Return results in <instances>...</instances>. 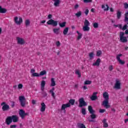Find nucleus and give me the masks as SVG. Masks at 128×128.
<instances>
[{"instance_id":"1","label":"nucleus","mask_w":128,"mask_h":128,"mask_svg":"<svg viewBox=\"0 0 128 128\" xmlns=\"http://www.w3.org/2000/svg\"><path fill=\"white\" fill-rule=\"evenodd\" d=\"M103 97L104 98V100L102 102V106H104L106 108H110V105L108 104V100H110V96L108 92H104L103 94Z\"/></svg>"},{"instance_id":"2","label":"nucleus","mask_w":128,"mask_h":128,"mask_svg":"<svg viewBox=\"0 0 128 128\" xmlns=\"http://www.w3.org/2000/svg\"><path fill=\"white\" fill-rule=\"evenodd\" d=\"M88 110L90 114V118L92 120H94L96 118V116L94 114V110L92 109V106H88Z\"/></svg>"},{"instance_id":"3","label":"nucleus","mask_w":128,"mask_h":128,"mask_svg":"<svg viewBox=\"0 0 128 128\" xmlns=\"http://www.w3.org/2000/svg\"><path fill=\"white\" fill-rule=\"evenodd\" d=\"M120 38L121 42H128V38L124 36V32H120Z\"/></svg>"},{"instance_id":"4","label":"nucleus","mask_w":128,"mask_h":128,"mask_svg":"<svg viewBox=\"0 0 128 128\" xmlns=\"http://www.w3.org/2000/svg\"><path fill=\"white\" fill-rule=\"evenodd\" d=\"M19 101L20 104L22 108H24L26 106V97L24 96H19Z\"/></svg>"},{"instance_id":"5","label":"nucleus","mask_w":128,"mask_h":128,"mask_svg":"<svg viewBox=\"0 0 128 128\" xmlns=\"http://www.w3.org/2000/svg\"><path fill=\"white\" fill-rule=\"evenodd\" d=\"M79 108H82V106H88V103L84 101V98H82L79 99Z\"/></svg>"},{"instance_id":"6","label":"nucleus","mask_w":128,"mask_h":128,"mask_svg":"<svg viewBox=\"0 0 128 128\" xmlns=\"http://www.w3.org/2000/svg\"><path fill=\"white\" fill-rule=\"evenodd\" d=\"M19 115L20 116L21 118H22V120H24L25 116H28V113H26V112L24 110L21 109L19 111Z\"/></svg>"},{"instance_id":"7","label":"nucleus","mask_w":128,"mask_h":128,"mask_svg":"<svg viewBox=\"0 0 128 128\" xmlns=\"http://www.w3.org/2000/svg\"><path fill=\"white\" fill-rule=\"evenodd\" d=\"M1 106H2V110L3 112H6L10 110V106L6 104V102H2L1 104Z\"/></svg>"},{"instance_id":"8","label":"nucleus","mask_w":128,"mask_h":128,"mask_svg":"<svg viewBox=\"0 0 128 128\" xmlns=\"http://www.w3.org/2000/svg\"><path fill=\"white\" fill-rule=\"evenodd\" d=\"M47 24L49 26H58V21H56L52 19H50L47 22Z\"/></svg>"},{"instance_id":"9","label":"nucleus","mask_w":128,"mask_h":128,"mask_svg":"<svg viewBox=\"0 0 128 128\" xmlns=\"http://www.w3.org/2000/svg\"><path fill=\"white\" fill-rule=\"evenodd\" d=\"M16 40H17V44H26V41H24V40L22 38H20L19 36H18L16 38Z\"/></svg>"},{"instance_id":"10","label":"nucleus","mask_w":128,"mask_h":128,"mask_svg":"<svg viewBox=\"0 0 128 128\" xmlns=\"http://www.w3.org/2000/svg\"><path fill=\"white\" fill-rule=\"evenodd\" d=\"M14 22L16 24H21L22 22V18H20L18 20V17L16 16L14 18Z\"/></svg>"},{"instance_id":"11","label":"nucleus","mask_w":128,"mask_h":128,"mask_svg":"<svg viewBox=\"0 0 128 128\" xmlns=\"http://www.w3.org/2000/svg\"><path fill=\"white\" fill-rule=\"evenodd\" d=\"M122 56V54H119L116 56V58L119 64H120L124 65L126 64V62L120 60V56Z\"/></svg>"},{"instance_id":"12","label":"nucleus","mask_w":128,"mask_h":128,"mask_svg":"<svg viewBox=\"0 0 128 128\" xmlns=\"http://www.w3.org/2000/svg\"><path fill=\"white\" fill-rule=\"evenodd\" d=\"M5 122L7 124V126H10V124L12 122V116H8L6 119Z\"/></svg>"},{"instance_id":"13","label":"nucleus","mask_w":128,"mask_h":128,"mask_svg":"<svg viewBox=\"0 0 128 128\" xmlns=\"http://www.w3.org/2000/svg\"><path fill=\"white\" fill-rule=\"evenodd\" d=\"M70 103H67L66 104H63L61 108L62 110H64V112H66V108H70Z\"/></svg>"},{"instance_id":"14","label":"nucleus","mask_w":128,"mask_h":128,"mask_svg":"<svg viewBox=\"0 0 128 128\" xmlns=\"http://www.w3.org/2000/svg\"><path fill=\"white\" fill-rule=\"evenodd\" d=\"M98 92H93L92 96L90 98L91 100H98Z\"/></svg>"},{"instance_id":"15","label":"nucleus","mask_w":128,"mask_h":128,"mask_svg":"<svg viewBox=\"0 0 128 128\" xmlns=\"http://www.w3.org/2000/svg\"><path fill=\"white\" fill-rule=\"evenodd\" d=\"M11 118L13 122H18V117L17 116L13 115L11 116Z\"/></svg>"},{"instance_id":"16","label":"nucleus","mask_w":128,"mask_h":128,"mask_svg":"<svg viewBox=\"0 0 128 128\" xmlns=\"http://www.w3.org/2000/svg\"><path fill=\"white\" fill-rule=\"evenodd\" d=\"M100 58H98L96 60V62L94 63H93L92 66H100Z\"/></svg>"},{"instance_id":"17","label":"nucleus","mask_w":128,"mask_h":128,"mask_svg":"<svg viewBox=\"0 0 128 128\" xmlns=\"http://www.w3.org/2000/svg\"><path fill=\"white\" fill-rule=\"evenodd\" d=\"M114 88H117V90H120V82L118 80H116V82L114 85Z\"/></svg>"},{"instance_id":"18","label":"nucleus","mask_w":128,"mask_h":128,"mask_svg":"<svg viewBox=\"0 0 128 128\" xmlns=\"http://www.w3.org/2000/svg\"><path fill=\"white\" fill-rule=\"evenodd\" d=\"M54 2V6L56 8L60 6V0H52Z\"/></svg>"},{"instance_id":"19","label":"nucleus","mask_w":128,"mask_h":128,"mask_svg":"<svg viewBox=\"0 0 128 128\" xmlns=\"http://www.w3.org/2000/svg\"><path fill=\"white\" fill-rule=\"evenodd\" d=\"M102 122L103 123V126L104 128H108V124L106 122V119L104 118L102 120Z\"/></svg>"},{"instance_id":"20","label":"nucleus","mask_w":128,"mask_h":128,"mask_svg":"<svg viewBox=\"0 0 128 128\" xmlns=\"http://www.w3.org/2000/svg\"><path fill=\"white\" fill-rule=\"evenodd\" d=\"M42 107L40 108V112H45L46 110V104H44V102H42L41 104Z\"/></svg>"},{"instance_id":"21","label":"nucleus","mask_w":128,"mask_h":128,"mask_svg":"<svg viewBox=\"0 0 128 128\" xmlns=\"http://www.w3.org/2000/svg\"><path fill=\"white\" fill-rule=\"evenodd\" d=\"M7 10L6 8H2V6H0V14H6V12Z\"/></svg>"},{"instance_id":"22","label":"nucleus","mask_w":128,"mask_h":128,"mask_svg":"<svg viewBox=\"0 0 128 128\" xmlns=\"http://www.w3.org/2000/svg\"><path fill=\"white\" fill-rule=\"evenodd\" d=\"M77 126L78 128H86V125L82 123H78Z\"/></svg>"},{"instance_id":"23","label":"nucleus","mask_w":128,"mask_h":128,"mask_svg":"<svg viewBox=\"0 0 128 128\" xmlns=\"http://www.w3.org/2000/svg\"><path fill=\"white\" fill-rule=\"evenodd\" d=\"M41 90H44V86H46V81L44 80H42L41 82Z\"/></svg>"},{"instance_id":"24","label":"nucleus","mask_w":128,"mask_h":128,"mask_svg":"<svg viewBox=\"0 0 128 128\" xmlns=\"http://www.w3.org/2000/svg\"><path fill=\"white\" fill-rule=\"evenodd\" d=\"M124 22H126L127 24H128V12L125 13L124 14Z\"/></svg>"},{"instance_id":"25","label":"nucleus","mask_w":128,"mask_h":128,"mask_svg":"<svg viewBox=\"0 0 128 128\" xmlns=\"http://www.w3.org/2000/svg\"><path fill=\"white\" fill-rule=\"evenodd\" d=\"M76 33L78 34V36L77 37L78 40H80L82 38V34L80 32L78 31H76Z\"/></svg>"},{"instance_id":"26","label":"nucleus","mask_w":128,"mask_h":128,"mask_svg":"<svg viewBox=\"0 0 128 128\" xmlns=\"http://www.w3.org/2000/svg\"><path fill=\"white\" fill-rule=\"evenodd\" d=\"M116 16L118 20H120V18H122V12H120V11L119 10H117Z\"/></svg>"},{"instance_id":"27","label":"nucleus","mask_w":128,"mask_h":128,"mask_svg":"<svg viewBox=\"0 0 128 128\" xmlns=\"http://www.w3.org/2000/svg\"><path fill=\"white\" fill-rule=\"evenodd\" d=\"M54 88H52V89L50 90V92L52 94V97L56 98V96H54Z\"/></svg>"},{"instance_id":"28","label":"nucleus","mask_w":128,"mask_h":128,"mask_svg":"<svg viewBox=\"0 0 128 128\" xmlns=\"http://www.w3.org/2000/svg\"><path fill=\"white\" fill-rule=\"evenodd\" d=\"M68 32V27H66L65 28H64V30L63 31V34H64V36H66Z\"/></svg>"},{"instance_id":"29","label":"nucleus","mask_w":128,"mask_h":128,"mask_svg":"<svg viewBox=\"0 0 128 128\" xmlns=\"http://www.w3.org/2000/svg\"><path fill=\"white\" fill-rule=\"evenodd\" d=\"M53 32L54 34H60V28L53 29Z\"/></svg>"},{"instance_id":"30","label":"nucleus","mask_w":128,"mask_h":128,"mask_svg":"<svg viewBox=\"0 0 128 128\" xmlns=\"http://www.w3.org/2000/svg\"><path fill=\"white\" fill-rule=\"evenodd\" d=\"M106 6L102 4V8H104V11H108V10L110 7L108 6V4H106Z\"/></svg>"},{"instance_id":"31","label":"nucleus","mask_w":128,"mask_h":128,"mask_svg":"<svg viewBox=\"0 0 128 128\" xmlns=\"http://www.w3.org/2000/svg\"><path fill=\"white\" fill-rule=\"evenodd\" d=\"M90 24V22L86 19L84 22V26H88Z\"/></svg>"},{"instance_id":"32","label":"nucleus","mask_w":128,"mask_h":128,"mask_svg":"<svg viewBox=\"0 0 128 128\" xmlns=\"http://www.w3.org/2000/svg\"><path fill=\"white\" fill-rule=\"evenodd\" d=\"M84 32H88L90 30V27L88 26H84L82 28Z\"/></svg>"},{"instance_id":"33","label":"nucleus","mask_w":128,"mask_h":128,"mask_svg":"<svg viewBox=\"0 0 128 128\" xmlns=\"http://www.w3.org/2000/svg\"><path fill=\"white\" fill-rule=\"evenodd\" d=\"M56 86V81L54 78H51V86Z\"/></svg>"},{"instance_id":"34","label":"nucleus","mask_w":128,"mask_h":128,"mask_svg":"<svg viewBox=\"0 0 128 128\" xmlns=\"http://www.w3.org/2000/svg\"><path fill=\"white\" fill-rule=\"evenodd\" d=\"M30 24V20H25V26H28Z\"/></svg>"},{"instance_id":"35","label":"nucleus","mask_w":128,"mask_h":128,"mask_svg":"<svg viewBox=\"0 0 128 128\" xmlns=\"http://www.w3.org/2000/svg\"><path fill=\"white\" fill-rule=\"evenodd\" d=\"M75 74H78V77L80 78L82 76V73H80V70H76L75 71Z\"/></svg>"},{"instance_id":"36","label":"nucleus","mask_w":128,"mask_h":128,"mask_svg":"<svg viewBox=\"0 0 128 128\" xmlns=\"http://www.w3.org/2000/svg\"><path fill=\"white\" fill-rule=\"evenodd\" d=\"M44 74H46V71L45 70H44L40 72L39 76H44Z\"/></svg>"},{"instance_id":"37","label":"nucleus","mask_w":128,"mask_h":128,"mask_svg":"<svg viewBox=\"0 0 128 128\" xmlns=\"http://www.w3.org/2000/svg\"><path fill=\"white\" fill-rule=\"evenodd\" d=\"M66 22H64L62 23H59V26L60 28H64V26H66Z\"/></svg>"},{"instance_id":"38","label":"nucleus","mask_w":128,"mask_h":128,"mask_svg":"<svg viewBox=\"0 0 128 128\" xmlns=\"http://www.w3.org/2000/svg\"><path fill=\"white\" fill-rule=\"evenodd\" d=\"M94 52H90L89 54L90 60H92L94 58Z\"/></svg>"},{"instance_id":"39","label":"nucleus","mask_w":128,"mask_h":128,"mask_svg":"<svg viewBox=\"0 0 128 128\" xmlns=\"http://www.w3.org/2000/svg\"><path fill=\"white\" fill-rule=\"evenodd\" d=\"M74 102H76V100L74 99H71L69 100L70 104H72V106H74Z\"/></svg>"},{"instance_id":"40","label":"nucleus","mask_w":128,"mask_h":128,"mask_svg":"<svg viewBox=\"0 0 128 128\" xmlns=\"http://www.w3.org/2000/svg\"><path fill=\"white\" fill-rule=\"evenodd\" d=\"M75 16H77V18H80V16H82V12L79 11L77 13L75 14Z\"/></svg>"},{"instance_id":"41","label":"nucleus","mask_w":128,"mask_h":128,"mask_svg":"<svg viewBox=\"0 0 128 128\" xmlns=\"http://www.w3.org/2000/svg\"><path fill=\"white\" fill-rule=\"evenodd\" d=\"M93 26H94V28H98V23L94 22L93 24Z\"/></svg>"},{"instance_id":"42","label":"nucleus","mask_w":128,"mask_h":128,"mask_svg":"<svg viewBox=\"0 0 128 128\" xmlns=\"http://www.w3.org/2000/svg\"><path fill=\"white\" fill-rule=\"evenodd\" d=\"M82 114H84V116L86 114V108H82Z\"/></svg>"},{"instance_id":"43","label":"nucleus","mask_w":128,"mask_h":128,"mask_svg":"<svg viewBox=\"0 0 128 128\" xmlns=\"http://www.w3.org/2000/svg\"><path fill=\"white\" fill-rule=\"evenodd\" d=\"M32 76H40V74L38 72H34L32 74Z\"/></svg>"},{"instance_id":"44","label":"nucleus","mask_w":128,"mask_h":128,"mask_svg":"<svg viewBox=\"0 0 128 128\" xmlns=\"http://www.w3.org/2000/svg\"><path fill=\"white\" fill-rule=\"evenodd\" d=\"M84 84H92V81L90 80H86L84 82Z\"/></svg>"},{"instance_id":"45","label":"nucleus","mask_w":128,"mask_h":128,"mask_svg":"<svg viewBox=\"0 0 128 128\" xmlns=\"http://www.w3.org/2000/svg\"><path fill=\"white\" fill-rule=\"evenodd\" d=\"M101 54H102V51L100 50L97 51V52H96L97 56H100Z\"/></svg>"},{"instance_id":"46","label":"nucleus","mask_w":128,"mask_h":128,"mask_svg":"<svg viewBox=\"0 0 128 128\" xmlns=\"http://www.w3.org/2000/svg\"><path fill=\"white\" fill-rule=\"evenodd\" d=\"M128 28V25L125 24L123 28H122V30H126Z\"/></svg>"},{"instance_id":"47","label":"nucleus","mask_w":128,"mask_h":128,"mask_svg":"<svg viewBox=\"0 0 128 128\" xmlns=\"http://www.w3.org/2000/svg\"><path fill=\"white\" fill-rule=\"evenodd\" d=\"M22 86H24L22 84H20L18 85V88H19V90H22Z\"/></svg>"},{"instance_id":"48","label":"nucleus","mask_w":128,"mask_h":128,"mask_svg":"<svg viewBox=\"0 0 128 128\" xmlns=\"http://www.w3.org/2000/svg\"><path fill=\"white\" fill-rule=\"evenodd\" d=\"M88 12H90V10H88V9H86V10L84 12L86 16H88Z\"/></svg>"},{"instance_id":"49","label":"nucleus","mask_w":128,"mask_h":128,"mask_svg":"<svg viewBox=\"0 0 128 128\" xmlns=\"http://www.w3.org/2000/svg\"><path fill=\"white\" fill-rule=\"evenodd\" d=\"M106 112V110L104 109H100L99 110V112L100 114H103V112Z\"/></svg>"},{"instance_id":"50","label":"nucleus","mask_w":128,"mask_h":128,"mask_svg":"<svg viewBox=\"0 0 128 128\" xmlns=\"http://www.w3.org/2000/svg\"><path fill=\"white\" fill-rule=\"evenodd\" d=\"M56 46H60V41L56 42Z\"/></svg>"},{"instance_id":"51","label":"nucleus","mask_w":128,"mask_h":128,"mask_svg":"<svg viewBox=\"0 0 128 128\" xmlns=\"http://www.w3.org/2000/svg\"><path fill=\"white\" fill-rule=\"evenodd\" d=\"M124 8H128V4H127L126 2L124 4Z\"/></svg>"},{"instance_id":"52","label":"nucleus","mask_w":128,"mask_h":128,"mask_svg":"<svg viewBox=\"0 0 128 128\" xmlns=\"http://www.w3.org/2000/svg\"><path fill=\"white\" fill-rule=\"evenodd\" d=\"M108 70L110 72H112V70H114V68L112 67V66H109Z\"/></svg>"},{"instance_id":"53","label":"nucleus","mask_w":128,"mask_h":128,"mask_svg":"<svg viewBox=\"0 0 128 128\" xmlns=\"http://www.w3.org/2000/svg\"><path fill=\"white\" fill-rule=\"evenodd\" d=\"M92 0H84V2L88 3V2H92Z\"/></svg>"},{"instance_id":"54","label":"nucleus","mask_w":128,"mask_h":128,"mask_svg":"<svg viewBox=\"0 0 128 128\" xmlns=\"http://www.w3.org/2000/svg\"><path fill=\"white\" fill-rule=\"evenodd\" d=\"M16 128V125L14 124V125H11L10 126V128Z\"/></svg>"},{"instance_id":"55","label":"nucleus","mask_w":128,"mask_h":128,"mask_svg":"<svg viewBox=\"0 0 128 128\" xmlns=\"http://www.w3.org/2000/svg\"><path fill=\"white\" fill-rule=\"evenodd\" d=\"M118 28H119L120 30H122V24H119L118 25Z\"/></svg>"},{"instance_id":"56","label":"nucleus","mask_w":128,"mask_h":128,"mask_svg":"<svg viewBox=\"0 0 128 128\" xmlns=\"http://www.w3.org/2000/svg\"><path fill=\"white\" fill-rule=\"evenodd\" d=\"M48 20H50V18H52V15L49 14L48 15Z\"/></svg>"},{"instance_id":"57","label":"nucleus","mask_w":128,"mask_h":128,"mask_svg":"<svg viewBox=\"0 0 128 128\" xmlns=\"http://www.w3.org/2000/svg\"><path fill=\"white\" fill-rule=\"evenodd\" d=\"M79 6H78V4H76L75 6H74L75 10H76V9L78 8Z\"/></svg>"},{"instance_id":"58","label":"nucleus","mask_w":128,"mask_h":128,"mask_svg":"<svg viewBox=\"0 0 128 128\" xmlns=\"http://www.w3.org/2000/svg\"><path fill=\"white\" fill-rule=\"evenodd\" d=\"M32 104H36V100H32Z\"/></svg>"},{"instance_id":"59","label":"nucleus","mask_w":128,"mask_h":128,"mask_svg":"<svg viewBox=\"0 0 128 128\" xmlns=\"http://www.w3.org/2000/svg\"><path fill=\"white\" fill-rule=\"evenodd\" d=\"M35 72H36V70H35L34 69H32L31 70H30V72H31L32 74L34 73Z\"/></svg>"},{"instance_id":"60","label":"nucleus","mask_w":128,"mask_h":128,"mask_svg":"<svg viewBox=\"0 0 128 128\" xmlns=\"http://www.w3.org/2000/svg\"><path fill=\"white\" fill-rule=\"evenodd\" d=\"M84 90H88V86H84L83 87Z\"/></svg>"},{"instance_id":"61","label":"nucleus","mask_w":128,"mask_h":128,"mask_svg":"<svg viewBox=\"0 0 128 128\" xmlns=\"http://www.w3.org/2000/svg\"><path fill=\"white\" fill-rule=\"evenodd\" d=\"M110 12H113L114 8H110Z\"/></svg>"},{"instance_id":"62","label":"nucleus","mask_w":128,"mask_h":128,"mask_svg":"<svg viewBox=\"0 0 128 128\" xmlns=\"http://www.w3.org/2000/svg\"><path fill=\"white\" fill-rule=\"evenodd\" d=\"M125 34H128V30H125Z\"/></svg>"},{"instance_id":"63","label":"nucleus","mask_w":128,"mask_h":128,"mask_svg":"<svg viewBox=\"0 0 128 128\" xmlns=\"http://www.w3.org/2000/svg\"><path fill=\"white\" fill-rule=\"evenodd\" d=\"M46 22V20H44L42 21H41L40 23L41 24H44Z\"/></svg>"},{"instance_id":"64","label":"nucleus","mask_w":128,"mask_h":128,"mask_svg":"<svg viewBox=\"0 0 128 128\" xmlns=\"http://www.w3.org/2000/svg\"><path fill=\"white\" fill-rule=\"evenodd\" d=\"M114 28H118V24H114Z\"/></svg>"}]
</instances>
